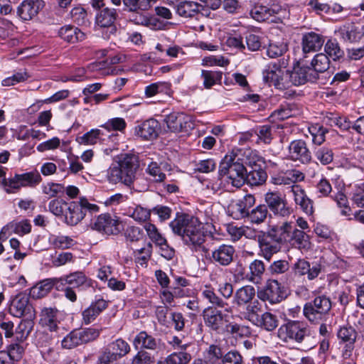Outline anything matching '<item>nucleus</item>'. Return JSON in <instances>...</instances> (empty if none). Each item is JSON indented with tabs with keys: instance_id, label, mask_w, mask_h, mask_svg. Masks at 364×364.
<instances>
[{
	"instance_id": "46",
	"label": "nucleus",
	"mask_w": 364,
	"mask_h": 364,
	"mask_svg": "<svg viewBox=\"0 0 364 364\" xmlns=\"http://www.w3.org/2000/svg\"><path fill=\"white\" fill-rule=\"evenodd\" d=\"M27 345L23 341H17L14 339L11 343L7 346L8 355L10 360L13 361L20 360L25 353Z\"/></svg>"
},
{
	"instance_id": "59",
	"label": "nucleus",
	"mask_w": 364,
	"mask_h": 364,
	"mask_svg": "<svg viewBox=\"0 0 364 364\" xmlns=\"http://www.w3.org/2000/svg\"><path fill=\"white\" fill-rule=\"evenodd\" d=\"M152 247V244L148 242L146 247L134 251L135 262L141 266L146 265L151 256Z\"/></svg>"
},
{
	"instance_id": "34",
	"label": "nucleus",
	"mask_w": 364,
	"mask_h": 364,
	"mask_svg": "<svg viewBox=\"0 0 364 364\" xmlns=\"http://www.w3.org/2000/svg\"><path fill=\"white\" fill-rule=\"evenodd\" d=\"M283 230H287L289 238L287 239V242H291L294 241V245H297L299 247H305V243L307 242L306 238L307 237L306 234L301 230H299L296 226L291 222H284L282 223Z\"/></svg>"
},
{
	"instance_id": "16",
	"label": "nucleus",
	"mask_w": 364,
	"mask_h": 364,
	"mask_svg": "<svg viewBox=\"0 0 364 364\" xmlns=\"http://www.w3.org/2000/svg\"><path fill=\"white\" fill-rule=\"evenodd\" d=\"M164 122L171 132H188L194 128L192 117L184 112H173L166 114Z\"/></svg>"
},
{
	"instance_id": "40",
	"label": "nucleus",
	"mask_w": 364,
	"mask_h": 364,
	"mask_svg": "<svg viewBox=\"0 0 364 364\" xmlns=\"http://www.w3.org/2000/svg\"><path fill=\"white\" fill-rule=\"evenodd\" d=\"M255 289L251 285H246L238 289L234 296V302L238 306L247 304L255 296Z\"/></svg>"
},
{
	"instance_id": "22",
	"label": "nucleus",
	"mask_w": 364,
	"mask_h": 364,
	"mask_svg": "<svg viewBox=\"0 0 364 364\" xmlns=\"http://www.w3.org/2000/svg\"><path fill=\"white\" fill-rule=\"evenodd\" d=\"M235 256V247L222 244L212 251L210 259L216 265L227 267L233 262Z\"/></svg>"
},
{
	"instance_id": "38",
	"label": "nucleus",
	"mask_w": 364,
	"mask_h": 364,
	"mask_svg": "<svg viewBox=\"0 0 364 364\" xmlns=\"http://www.w3.org/2000/svg\"><path fill=\"white\" fill-rule=\"evenodd\" d=\"M34 318H26L22 319L15 330L14 339L17 341L25 342L33 330Z\"/></svg>"
},
{
	"instance_id": "11",
	"label": "nucleus",
	"mask_w": 364,
	"mask_h": 364,
	"mask_svg": "<svg viewBox=\"0 0 364 364\" xmlns=\"http://www.w3.org/2000/svg\"><path fill=\"white\" fill-rule=\"evenodd\" d=\"M130 351V346L122 338H117L103 348L97 364H112Z\"/></svg>"
},
{
	"instance_id": "17",
	"label": "nucleus",
	"mask_w": 364,
	"mask_h": 364,
	"mask_svg": "<svg viewBox=\"0 0 364 364\" xmlns=\"http://www.w3.org/2000/svg\"><path fill=\"white\" fill-rule=\"evenodd\" d=\"M358 336L355 328L350 325L342 326L338 330L337 338L339 344L343 346L342 357L343 358L348 359L353 355Z\"/></svg>"
},
{
	"instance_id": "37",
	"label": "nucleus",
	"mask_w": 364,
	"mask_h": 364,
	"mask_svg": "<svg viewBox=\"0 0 364 364\" xmlns=\"http://www.w3.org/2000/svg\"><path fill=\"white\" fill-rule=\"evenodd\" d=\"M133 345L136 349L140 347L141 348L156 350L158 343L155 338L148 334L146 331H142L134 338Z\"/></svg>"
},
{
	"instance_id": "10",
	"label": "nucleus",
	"mask_w": 364,
	"mask_h": 364,
	"mask_svg": "<svg viewBox=\"0 0 364 364\" xmlns=\"http://www.w3.org/2000/svg\"><path fill=\"white\" fill-rule=\"evenodd\" d=\"M41 181L42 178L40 173L37 171H33L23 173H15L12 178H4L2 185L6 193H14L18 191L21 187L34 188Z\"/></svg>"
},
{
	"instance_id": "56",
	"label": "nucleus",
	"mask_w": 364,
	"mask_h": 364,
	"mask_svg": "<svg viewBox=\"0 0 364 364\" xmlns=\"http://www.w3.org/2000/svg\"><path fill=\"white\" fill-rule=\"evenodd\" d=\"M101 331V329L93 327L84 328L78 330L82 345L97 340L100 335Z\"/></svg>"
},
{
	"instance_id": "55",
	"label": "nucleus",
	"mask_w": 364,
	"mask_h": 364,
	"mask_svg": "<svg viewBox=\"0 0 364 364\" xmlns=\"http://www.w3.org/2000/svg\"><path fill=\"white\" fill-rule=\"evenodd\" d=\"M82 345L78 330L70 331L61 341V346L64 349H73Z\"/></svg>"
},
{
	"instance_id": "35",
	"label": "nucleus",
	"mask_w": 364,
	"mask_h": 364,
	"mask_svg": "<svg viewBox=\"0 0 364 364\" xmlns=\"http://www.w3.org/2000/svg\"><path fill=\"white\" fill-rule=\"evenodd\" d=\"M250 272L246 278L254 284H260L266 272V266L263 261L255 259L249 265Z\"/></svg>"
},
{
	"instance_id": "1",
	"label": "nucleus",
	"mask_w": 364,
	"mask_h": 364,
	"mask_svg": "<svg viewBox=\"0 0 364 364\" xmlns=\"http://www.w3.org/2000/svg\"><path fill=\"white\" fill-rule=\"evenodd\" d=\"M169 227L173 233L179 236L192 250H198L205 242V235L202 224L193 215L177 212Z\"/></svg>"
},
{
	"instance_id": "54",
	"label": "nucleus",
	"mask_w": 364,
	"mask_h": 364,
	"mask_svg": "<svg viewBox=\"0 0 364 364\" xmlns=\"http://www.w3.org/2000/svg\"><path fill=\"white\" fill-rule=\"evenodd\" d=\"M146 173L152 177V181L155 183L164 182L166 178L160 165L156 161H151L148 165Z\"/></svg>"
},
{
	"instance_id": "7",
	"label": "nucleus",
	"mask_w": 364,
	"mask_h": 364,
	"mask_svg": "<svg viewBox=\"0 0 364 364\" xmlns=\"http://www.w3.org/2000/svg\"><path fill=\"white\" fill-rule=\"evenodd\" d=\"M278 337L284 342L294 341L302 343L311 335L309 325L301 321L287 319L277 331Z\"/></svg>"
},
{
	"instance_id": "39",
	"label": "nucleus",
	"mask_w": 364,
	"mask_h": 364,
	"mask_svg": "<svg viewBox=\"0 0 364 364\" xmlns=\"http://www.w3.org/2000/svg\"><path fill=\"white\" fill-rule=\"evenodd\" d=\"M255 326L267 331H272L278 327L279 319L276 314L265 311L259 316V321Z\"/></svg>"
},
{
	"instance_id": "21",
	"label": "nucleus",
	"mask_w": 364,
	"mask_h": 364,
	"mask_svg": "<svg viewBox=\"0 0 364 364\" xmlns=\"http://www.w3.org/2000/svg\"><path fill=\"white\" fill-rule=\"evenodd\" d=\"M109 301L101 296H96L95 299L82 312V323L88 325L92 323L108 307Z\"/></svg>"
},
{
	"instance_id": "5",
	"label": "nucleus",
	"mask_w": 364,
	"mask_h": 364,
	"mask_svg": "<svg viewBox=\"0 0 364 364\" xmlns=\"http://www.w3.org/2000/svg\"><path fill=\"white\" fill-rule=\"evenodd\" d=\"M257 237L259 255L267 261H270L274 255L281 251L289 238L287 230H283L282 224L269 226L267 231H259Z\"/></svg>"
},
{
	"instance_id": "32",
	"label": "nucleus",
	"mask_w": 364,
	"mask_h": 364,
	"mask_svg": "<svg viewBox=\"0 0 364 364\" xmlns=\"http://www.w3.org/2000/svg\"><path fill=\"white\" fill-rule=\"evenodd\" d=\"M176 14L181 17L192 18L196 17L205 6L195 1H182L174 6Z\"/></svg>"
},
{
	"instance_id": "8",
	"label": "nucleus",
	"mask_w": 364,
	"mask_h": 364,
	"mask_svg": "<svg viewBox=\"0 0 364 364\" xmlns=\"http://www.w3.org/2000/svg\"><path fill=\"white\" fill-rule=\"evenodd\" d=\"M331 308V299L322 294L304 304L303 314L311 323L317 324L328 315Z\"/></svg>"
},
{
	"instance_id": "9",
	"label": "nucleus",
	"mask_w": 364,
	"mask_h": 364,
	"mask_svg": "<svg viewBox=\"0 0 364 364\" xmlns=\"http://www.w3.org/2000/svg\"><path fill=\"white\" fill-rule=\"evenodd\" d=\"M67 206L64 222L70 226L80 223L87 212L94 213L100 210L97 205L90 203L85 197H82L78 200H73Z\"/></svg>"
},
{
	"instance_id": "14",
	"label": "nucleus",
	"mask_w": 364,
	"mask_h": 364,
	"mask_svg": "<svg viewBox=\"0 0 364 364\" xmlns=\"http://www.w3.org/2000/svg\"><path fill=\"white\" fill-rule=\"evenodd\" d=\"M205 326L210 331L217 333L225 331L226 323H228V315L216 306H208L201 314Z\"/></svg>"
},
{
	"instance_id": "50",
	"label": "nucleus",
	"mask_w": 364,
	"mask_h": 364,
	"mask_svg": "<svg viewBox=\"0 0 364 364\" xmlns=\"http://www.w3.org/2000/svg\"><path fill=\"white\" fill-rule=\"evenodd\" d=\"M106 134L99 129H93L79 138V142L87 145H92L98 141H105Z\"/></svg>"
},
{
	"instance_id": "63",
	"label": "nucleus",
	"mask_w": 364,
	"mask_h": 364,
	"mask_svg": "<svg viewBox=\"0 0 364 364\" xmlns=\"http://www.w3.org/2000/svg\"><path fill=\"white\" fill-rule=\"evenodd\" d=\"M124 237L127 240L134 242L141 240L144 237L143 230L136 226H128L124 232Z\"/></svg>"
},
{
	"instance_id": "51",
	"label": "nucleus",
	"mask_w": 364,
	"mask_h": 364,
	"mask_svg": "<svg viewBox=\"0 0 364 364\" xmlns=\"http://www.w3.org/2000/svg\"><path fill=\"white\" fill-rule=\"evenodd\" d=\"M69 15L75 24L80 26H87L90 24L86 10L81 6L74 7Z\"/></svg>"
},
{
	"instance_id": "41",
	"label": "nucleus",
	"mask_w": 364,
	"mask_h": 364,
	"mask_svg": "<svg viewBox=\"0 0 364 364\" xmlns=\"http://www.w3.org/2000/svg\"><path fill=\"white\" fill-rule=\"evenodd\" d=\"M49 279L41 280L29 289V296L33 299H40L46 296L52 290Z\"/></svg>"
},
{
	"instance_id": "29",
	"label": "nucleus",
	"mask_w": 364,
	"mask_h": 364,
	"mask_svg": "<svg viewBox=\"0 0 364 364\" xmlns=\"http://www.w3.org/2000/svg\"><path fill=\"white\" fill-rule=\"evenodd\" d=\"M282 11L279 5L267 6L262 4H255L250 10V15L258 22H264L270 19L271 17L278 14Z\"/></svg>"
},
{
	"instance_id": "6",
	"label": "nucleus",
	"mask_w": 364,
	"mask_h": 364,
	"mask_svg": "<svg viewBox=\"0 0 364 364\" xmlns=\"http://www.w3.org/2000/svg\"><path fill=\"white\" fill-rule=\"evenodd\" d=\"M330 67V60L325 53H317L314 55L309 65H299V70L303 75V80L305 84L318 83L326 85L330 77L328 70Z\"/></svg>"
},
{
	"instance_id": "19",
	"label": "nucleus",
	"mask_w": 364,
	"mask_h": 364,
	"mask_svg": "<svg viewBox=\"0 0 364 364\" xmlns=\"http://www.w3.org/2000/svg\"><path fill=\"white\" fill-rule=\"evenodd\" d=\"M255 203V196L252 194H246L241 199L232 200L228 207V213L235 220H246L250 208Z\"/></svg>"
},
{
	"instance_id": "44",
	"label": "nucleus",
	"mask_w": 364,
	"mask_h": 364,
	"mask_svg": "<svg viewBox=\"0 0 364 364\" xmlns=\"http://www.w3.org/2000/svg\"><path fill=\"white\" fill-rule=\"evenodd\" d=\"M295 107L294 104H285L280 105L279 108L274 110L269 116L268 119L270 122L275 123L279 121H283L293 116V110Z\"/></svg>"
},
{
	"instance_id": "49",
	"label": "nucleus",
	"mask_w": 364,
	"mask_h": 364,
	"mask_svg": "<svg viewBox=\"0 0 364 364\" xmlns=\"http://www.w3.org/2000/svg\"><path fill=\"white\" fill-rule=\"evenodd\" d=\"M202 296L216 308H225L228 303L220 298L210 285H205L201 292Z\"/></svg>"
},
{
	"instance_id": "57",
	"label": "nucleus",
	"mask_w": 364,
	"mask_h": 364,
	"mask_svg": "<svg viewBox=\"0 0 364 364\" xmlns=\"http://www.w3.org/2000/svg\"><path fill=\"white\" fill-rule=\"evenodd\" d=\"M316 159L323 165H328L333 160V150L326 146L319 147L314 150Z\"/></svg>"
},
{
	"instance_id": "36",
	"label": "nucleus",
	"mask_w": 364,
	"mask_h": 364,
	"mask_svg": "<svg viewBox=\"0 0 364 364\" xmlns=\"http://www.w3.org/2000/svg\"><path fill=\"white\" fill-rule=\"evenodd\" d=\"M336 34L345 42L355 43L362 38L361 31L354 25H344L339 28Z\"/></svg>"
},
{
	"instance_id": "4",
	"label": "nucleus",
	"mask_w": 364,
	"mask_h": 364,
	"mask_svg": "<svg viewBox=\"0 0 364 364\" xmlns=\"http://www.w3.org/2000/svg\"><path fill=\"white\" fill-rule=\"evenodd\" d=\"M139 167L138 156L134 154H123L118 156L117 164H112L107 170V181L112 184L122 183L131 186Z\"/></svg>"
},
{
	"instance_id": "23",
	"label": "nucleus",
	"mask_w": 364,
	"mask_h": 364,
	"mask_svg": "<svg viewBox=\"0 0 364 364\" xmlns=\"http://www.w3.org/2000/svg\"><path fill=\"white\" fill-rule=\"evenodd\" d=\"M161 130L159 122L153 118L134 127V135L144 140L156 139Z\"/></svg>"
},
{
	"instance_id": "28",
	"label": "nucleus",
	"mask_w": 364,
	"mask_h": 364,
	"mask_svg": "<svg viewBox=\"0 0 364 364\" xmlns=\"http://www.w3.org/2000/svg\"><path fill=\"white\" fill-rule=\"evenodd\" d=\"M292 270L295 275L304 276L306 274L309 280H313L318 277L321 272V265L314 263L311 266L309 261L299 259L294 264Z\"/></svg>"
},
{
	"instance_id": "26",
	"label": "nucleus",
	"mask_w": 364,
	"mask_h": 364,
	"mask_svg": "<svg viewBox=\"0 0 364 364\" xmlns=\"http://www.w3.org/2000/svg\"><path fill=\"white\" fill-rule=\"evenodd\" d=\"M65 276V282L68 283V287L72 288L81 289L87 290L89 288L93 289L97 287V282L87 277L82 271H75L70 272Z\"/></svg>"
},
{
	"instance_id": "52",
	"label": "nucleus",
	"mask_w": 364,
	"mask_h": 364,
	"mask_svg": "<svg viewBox=\"0 0 364 364\" xmlns=\"http://www.w3.org/2000/svg\"><path fill=\"white\" fill-rule=\"evenodd\" d=\"M257 136V144L263 143L269 145L273 139L272 127L269 125L259 126L255 130Z\"/></svg>"
},
{
	"instance_id": "31",
	"label": "nucleus",
	"mask_w": 364,
	"mask_h": 364,
	"mask_svg": "<svg viewBox=\"0 0 364 364\" xmlns=\"http://www.w3.org/2000/svg\"><path fill=\"white\" fill-rule=\"evenodd\" d=\"M251 170L247 171V175L245 177V183L250 186H260L264 184L267 178V171L263 168L262 166L254 161L252 164L250 162Z\"/></svg>"
},
{
	"instance_id": "47",
	"label": "nucleus",
	"mask_w": 364,
	"mask_h": 364,
	"mask_svg": "<svg viewBox=\"0 0 364 364\" xmlns=\"http://www.w3.org/2000/svg\"><path fill=\"white\" fill-rule=\"evenodd\" d=\"M325 54L333 60H339L344 57V51L336 39H328L324 46Z\"/></svg>"
},
{
	"instance_id": "64",
	"label": "nucleus",
	"mask_w": 364,
	"mask_h": 364,
	"mask_svg": "<svg viewBox=\"0 0 364 364\" xmlns=\"http://www.w3.org/2000/svg\"><path fill=\"white\" fill-rule=\"evenodd\" d=\"M259 304L258 301L250 303L246 309L245 318L255 325L259 321V311H260Z\"/></svg>"
},
{
	"instance_id": "42",
	"label": "nucleus",
	"mask_w": 364,
	"mask_h": 364,
	"mask_svg": "<svg viewBox=\"0 0 364 364\" xmlns=\"http://www.w3.org/2000/svg\"><path fill=\"white\" fill-rule=\"evenodd\" d=\"M268 214L269 211L267 205L265 204H260L250 210L245 221L252 224L259 225L265 221Z\"/></svg>"
},
{
	"instance_id": "30",
	"label": "nucleus",
	"mask_w": 364,
	"mask_h": 364,
	"mask_svg": "<svg viewBox=\"0 0 364 364\" xmlns=\"http://www.w3.org/2000/svg\"><path fill=\"white\" fill-rule=\"evenodd\" d=\"M43 6L42 0H24L17 9V14L22 20L29 21L38 14Z\"/></svg>"
},
{
	"instance_id": "24",
	"label": "nucleus",
	"mask_w": 364,
	"mask_h": 364,
	"mask_svg": "<svg viewBox=\"0 0 364 364\" xmlns=\"http://www.w3.org/2000/svg\"><path fill=\"white\" fill-rule=\"evenodd\" d=\"M60 311L55 306L43 307L39 314V325L50 332L57 331Z\"/></svg>"
},
{
	"instance_id": "61",
	"label": "nucleus",
	"mask_w": 364,
	"mask_h": 364,
	"mask_svg": "<svg viewBox=\"0 0 364 364\" xmlns=\"http://www.w3.org/2000/svg\"><path fill=\"white\" fill-rule=\"evenodd\" d=\"M307 6L309 9L315 12L318 15H323L331 14V6L327 3H324L321 0H310Z\"/></svg>"
},
{
	"instance_id": "13",
	"label": "nucleus",
	"mask_w": 364,
	"mask_h": 364,
	"mask_svg": "<svg viewBox=\"0 0 364 364\" xmlns=\"http://www.w3.org/2000/svg\"><path fill=\"white\" fill-rule=\"evenodd\" d=\"M257 297L271 304H279L288 296L287 290L277 279H268L264 286L257 292Z\"/></svg>"
},
{
	"instance_id": "33",
	"label": "nucleus",
	"mask_w": 364,
	"mask_h": 364,
	"mask_svg": "<svg viewBox=\"0 0 364 364\" xmlns=\"http://www.w3.org/2000/svg\"><path fill=\"white\" fill-rule=\"evenodd\" d=\"M58 36L69 43H76L85 39V33L80 28L72 25L62 26L58 32Z\"/></svg>"
},
{
	"instance_id": "15",
	"label": "nucleus",
	"mask_w": 364,
	"mask_h": 364,
	"mask_svg": "<svg viewBox=\"0 0 364 364\" xmlns=\"http://www.w3.org/2000/svg\"><path fill=\"white\" fill-rule=\"evenodd\" d=\"M29 294L20 292L10 301L9 312L15 317L36 318V310L30 302Z\"/></svg>"
},
{
	"instance_id": "62",
	"label": "nucleus",
	"mask_w": 364,
	"mask_h": 364,
	"mask_svg": "<svg viewBox=\"0 0 364 364\" xmlns=\"http://www.w3.org/2000/svg\"><path fill=\"white\" fill-rule=\"evenodd\" d=\"M107 132L119 131L124 132L127 127V122L124 119L121 117H115L109 119L103 126Z\"/></svg>"
},
{
	"instance_id": "43",
	"label": "nucleus",
	"mask_w": 364,
	"mask_h": 364,
	"mask_svg": "<svg viewBox=\"0 0 364 364\" xmlns=\"http://www.w3.org/2000/svg\"><path fill=\"white\" fill-rule=\"evenodd\" d=\"M223 75V72L220 70H203L200 77L203 80V85L205 89H210L215 85H220Z\"/></svg>"
},
{
	"instance_id": "60",
	"label": "nucleus",
	"mask_w": 364,
	"mask_h": 364,
	"mask_svg": "<svg viewBox=\"0 0 364 364\" xmlns=\"http://www.w3.org/2000/svg\"><path fill=\"white\" fill-rule=\"evenodd\" d=\"M144 229L146 231L149 239L156 245H161L166 242V238L162 236L154 224L146 223L144 225Z\"/></svg>"
},
{
	"instance_id": "20",
	"label": "nucleus",
	"mask_w": 364,
	"mask_h": 364,
	"mask_svg": "<svg viewBox=\"0 0 364 364\" xmlns=\"http://www.w3.org/2000/svg\"><path fill=\"white\" fill-rule=\"evenodd\" d=\"M288 150L289 159L294 161H299L301 164H307L311 161V153L304 140L292 141L289 145Z\"/></svg>"
},
{
	"instance_id": "3",
	"label": "nucleus",
	"mask_w": 364,
	"mask_h": 364,
	"mask_svg": "<svg viewBox=\"0 0 364 364\" xmlns=\"http://www.w3.org/2000/svg\"><path fill=\"white\" fill-rule=\"evenodd\" d=\"M242 160L233 153L225 156L219 165V189L225 188L229 184L235 188H240L245 184L247 168Z\"/></svg>"
},
{
	"instance_id": "18",
	"label": "nucleus",
	"mask_w": 364,
	"mask_h": 364,
	"mask_svg": "<svg viewBox=\"0 0 364 364\" xmlns=\"http://www.w3.org/2000/svg\"><path fill=\"white\" fill-rule=\"evenodd\" d=\"M264 201L267 209L269 208L274 215L287 217L292 213L285 198L278 191L267 192L264 195Z\"/></svg>"
},
{
	"instance_id": "2",
	"label": "nucleus",
	"mask_w": 364,
	"mask_h": 364,
	"mask_svg": "<svg viewBox=\"0 0 364 364\" xmlns=\"http://www.w3.org/2000/svg\"><path fill=\"white\" fill-rule=\"evenodd\" d=\"M285 62L272 63L267 68L263 71V80L264 82L273 85L276 89L286 90L291 87L299 86L305 84L303 75L299 70V65L294 68L292 71L285 70ZM299 64V63H297Z\"/></svg>"
},
{
	"instance_id": "48",
	"label": "nucleus",
	"mask_w": 364,
	"mask_h": 364,
	"mask_svg": "<svg viewBox=\"0 0 364 364\" xmlns=\"http://www.w3.org/2000/svg\"><path fill=\"white\" fill-rule=\"evenodd\" d=\"M171 85L168 82H156L147 85L144 90L146 97H152L157 94H167L171 91Z\"/></svg>"
},
{
	"instance_id": "58",
	"label": "nucleus",
	"mask_w": 364,
	"mask_h": 364,
	"mask_svg": "<svg viewBox=\"0 0 364 364\" xmlns=\"http://www.w3.org/2000/svg\"><path fill=\"white\" fill-rule=\"evenodd\" d=\"M68 203H69L66 202L63 199L55 198L50 201L48 208L49 210L55 216L65 218Z\"/></svg>"
},
{
	"instance_id": "12",
	"label": "nucleus",
	"mask_w": 364,
	"mask_h": 364,
	"mask_svg": "<svg viewBox=\"0 0 364 364\" xmlns=\"http://www.w3.org/2000/svg\"><path fill=\"white\" fill-rule=\"evenodd\" d=\"M90 226L92 230L107 235H117L123 230L122 222L110 213H102L92 219Z\"/></svg>"
},
{
	"instance_id": "45",
	"label": "nucleus",
	"mask_w": 364,
	"mask_h": 364,
	"mask_svg": "<svg viewBox=\"0 0 364 364\" xmlns=\"http://www.w3.org/2000/svg\"><path fill=\"white\" fill-rule=\"evenodd\" d=\"M117 16L115 9L105 8L97 16L96 22L100 27H110L114 25Z\"/></svg>"
},
{
	"instance_id": "25",
	"label": "nucleus",
	"mask_w": 364,
	"mask_h": 364,
	"mask_svg": "<svg viewBox=\"0 0 364 364\" xmlns=\"http://www.w3.org/2000/svg\"><path fill=\"white\" fill-rule=\"evenodd\" d=\"M324 41V36L314 31L303 33L301 47L304 58H306L308 53H315L319 50L323 46Z\"/></svg>"
},
{
	"instance_id": "27",
	"label": "nucleus",
	"mask_w": 364,
	"mask_h": 364,
	"mask_svg": "<svg viewBox=\"0 0 364 364\" xmlns=\"http://www.w3.org/2000/svg\"><path fill=\"white\" fill-rule=\"evenodd\" d=\"M291 192L296 207H299L307 215H313L314 201L309 198L304 189L299 185L291 186Z\"/></svg>"
},
{
	"instance_id": "53",
	"label": "nucleus",
	"mask_w": 364,
	"mask_h": 364,
	"mask_svg": "<svg viewBox=\"0 0 364 364\" xmlns=\"http://www.w3.org/2000/svg\"><path fill=\"white\" fill-rule=\"evenodd\" d=\"M309 131L312 136L313 143L318 146L325 141L326 134L328 132V129L319 124L312 125L309 128Z\"/></svg>"
}]
</instances>
